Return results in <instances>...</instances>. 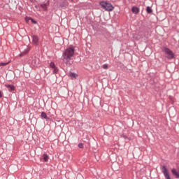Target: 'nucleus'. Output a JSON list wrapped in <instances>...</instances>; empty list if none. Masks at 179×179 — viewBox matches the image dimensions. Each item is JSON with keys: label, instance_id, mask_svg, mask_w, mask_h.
Instances as JSON below:
<instances>
[{"label": "nucleus", "instance_id": "f257e3e1", "mask_svg": "<svg viewBox=\"0 0 179 179\" xmlns=\"http://www.w3.org/2000/svg\"><path fill=\"white\" fill-rule=\"evenodd\" d=\"M73 54H75V48L70 47L66 49L64 52H63V58L68 61L73 57Z\"/></svg>", "mask_w": 179, "mask_h": 179}, {"label": "nucleus", "instance_id": "f03ea898", "mask_svg": "<svg viewBox=\"0 0 179 179\" xmlns=\"http://www.w3.org/2000/svg\"><path fill=\"white\" fill-rule=\"evenodd\" d=\"M99 5L104 9L105 10H107V12H111L112 10H114V7L111 3L109 1H102L99 2Z\"/></svg>", "mask_w": 179, "mask_h": 179}, {"label": "nucleus", "instance_id": "7ed1b4c3", "mask_svg": "<svg viewBox=\"0 0 179 179\" xmlns=\"http://www.w3.org/2000/svg\"><path fill=\"white\" fill-rule=\"evenodd\" d=\"M164 51L165 54L167 55L168 59H173V58H174V53H173V51L169 49V48H164Z\"/></svg>", "mask_w": 179, "mask_h": 179}, {"label": "nucleus", "instance_id": "20e7f679", "mask_svg": "<svg viewBox=\"0 0 179 179\" xmlns=\"http://www.w3.org/2000/svg\"><path fill=\"white\" fill-rule=\"evenodd\" d=\"M162 170L166 179H171V178H170V175L169 174V171L167 170V167L166 166L164 165L162 166Z\"/></svg>", "mask_w": 179, "mask_h": 179}, {"label": "nucleus", "instance_id": "39448f33", "mask_svg": "<svg viewBox=\"0 0 179 179\" xmlns=\"http://www.w3.org/2000/svg\"><path fill=\"white\" fill-rule=\"evenodd\" d=\"M68 5H69L68 0H64L60 3L59 8H61V9H66V8H68Z\"/></svg>", "mask_w": 179, "mask_h": 179}, {"label": "nucleus", "instance_id": "423d86ee", "mask_svg": "<svg viewBox=\"0 0 179 179\" xmlns=\"http://www.w3.org/2000/svg\"><path fill=\"white\" fill-rule=\"evenodd\" d=\"M33 43L35 44V45H38V36L36 35L31 36Z\"/></svg>", "mask_w": 179, "mask_h": 179}, {"label": "nucleus", "instance_id": "0eeeda50", "mask_svg": "<svg viewBox=\"0 0 179 179\" xmlns=\"http://www.w3.org/2000/svg\"><path fill=\"white\" fill-rule=\"evenodd\" d=\"M171 171L173 176H174L175 178H179V171H177V169L173 168Z\"/></svg>", "mask_w": 179, "mask_h": 179}, {"label": "nucleus", "instance_id": "6e6552de", "mask_svg": "<svg viewBox=\"0 0 179 179\" xmlns=\"http://www.w3.org/2000/svg\"><path fill=\"white\" fill-rule=\"evenodd\" d=\"M25 20L27 22V23H29V20H31V22L34 24H37V21L34 20L32 17H25Z\"/></svg>", "mask_w": 179, "mask_h": 179}, {"label": "nucleus", "instance_id": "1a4fd4ad", "mask_svg": "<svg viewBox=\"0 0 179 179\" xmlns=\"http://www.w3.org/2000/svg\"><path fill=\"white\" fill-rule=\"evenodd\" d=\"M6 87L8 89L9 92H13L15 90V85H6Z\"/></svg>", "mask_w": 179, "mask_h": 179}, {"label": "nucleus", "instance_id": "9d476101", "mask_svg": "<svg viewBox=\"0 0 179 179\" xmlns=\"http://www.w3.org/2000/svg\"><path fill=\"white\" fill-rule=\"evenodd\" d=\"M131 12L135 15L139 13V8L138 7L134 6L131 8Z\"/></svg>", "mask_w": 179, "mask_h": 179}, {"label": "nucleus", "instance_id": "9b49d317", "mask_svg": "<svg viewBox=\"0 0 179 179\" xmlns=\"http://www.w3.org/2000/svg\"><path fill=\"white\" fill-rule=\"evenodd\" d=\"M31 64L34 65V66H36V65H38V59L34 57L32 59Z\"/></svg>", "mask_w": 179, "mask_h": 179}, {"label": "nucleus", "instance_id": "f8f14e48", "mask_svg": "<svg viewBox=\"0 0 179 179\" xmlns=\"http://www.w3.org/2000/svg\"><path fill=\"white\" fill-rule=\"evenodd\" d=\"M47 6H48V3H44L41 4V7L42 8V9H43V10H48V9L47 8Z\"/></svg>", "mask_w": 179, "mask_h": 179}, {"label": "nucleus", "instance_id": "ddd939ff", "mask_svg": "<svg viewBox=\"0 0 179 179\" xmlns=\"http://www.w3.org/2000/svg\"><path fill=\"white\" fill-rule=\"evenodd\" d=\"M29 53V48H26L20 54V57H23V55H26L27 54Z\"/></svg>", "mask_w": 179, "mask_h": 179}, {"label": "nucleus", "instance_id": "4468645a", "mask_svg": "<svg viewBox=\"0 0 179 179\" xmlns=\"http://www.w3.org/2000/svg\"><path fill=\"white\" fill-rule=\"evenodd\" d=\"M69 76L70 78H72V79H76V78H78V74H76V73L71 72Z\"/></svg>", "mask_w": 179, "mask_h": 179}, {"label": "nucleus", "instance_id": "2eb2a0df", "mask_svg": "<svg viewBox=\"0 0 179 179\" xmlns=\"http://www.w3.org/2000/svg\"><path fill=\"white\" fill-rule=\"evenodd\" d=\"M41 117L44 120H50V118L47 117V113H45V112H42L41 113Z\"/></svg>", "mask_w": 179, "mask_h": 179}, {"label": "nucleus", "instance_id": "dca6fc26", "mask_svg": "<svg viewBox=\"0 0 179 179\" xmlns=\"http://www.w3.org/2000/svg\"><path fill=\"white\" fill-rule=\"evenodd\" d=\"M43 160H44V162H48V155L47 154H43V157H42Z\"/></svg>", "mask_w": 179, "mask_h": 179}, {"label": "nucleus", "instance_id": "f3484780", "mask_svg": "<svg viewBox=\"0 0 179 179\" xmlns=\"http://www.w3.org/2000/svg\"><path fill=\"white\" fill-rule=\"evenodd\" d=\"M146 12L147 13H152V12H153V10H152V8H150V6H148L146 8Z\"/></svg>", "mask_w": 179, "mask_h": 179}, {"label": "nucleus", "instance_id": "a211bd4d", "mask_svg": "<svg viewBox=\"0 0 179 179\" xmlns=\"http://www.w3.org/2000/svg\"><path fill=\"white\" fill-rule=\"evenodd\" d=\"M50 68H52V69H53L55 68V66H55V63H54L53 62H51L50 63Z\"/></svg>", "mask_w": 179, "mask_h": 179}, {"label": "nucleus", "instance_id": "6ab92c4d", "mask_svg": "<svg viewBox=\"0 0 179 179\" xmlns=\"http://www.w3.org/2000/svg\"><path fill=\"white\" fill-rule=\"evenodd\" d=\"M53 73H58V67L55 66L53 68Z\"/></svg>", "mask_w": 179, "mask_h": 179}, {"label": "nucleus", "instance_id": "aec40b11", "mask_svg": "<svg viewBox=\"0 0 179 179\" xmlns=\"http://www.w3.org/2000/svg\"><path fill=\"white\" fill-rule=\"evenodd\" d=\"M9 64L8 62H1L0 63V66H6Z\"/></svg>", "mask_w": 179, "mask_h": 179}, {"label": "nucleus", "instance_id": "412c9836", "mask_svg": "<svg viewBox=\"0 0 179 179\" xmlns=\"http://www.w3.org/2000/svg\"><path fill=\"white\" fill-rule=\"evenodd\" d=\"M78 148H80V149H83V143H80L78 144Z\"/></svg>", "mask_w": 179, "mask_h": 179}, {"label": "nucleus", "instance_id": "4be33fe9", "mask_svg": "<svg viewBox=\"0 0 179 179\" xmlns=\"http://www.w3.org/2000/svg\"><path fill=\"white\" fill-rule=\"evenodd\" d=\"M103 69H108V65H107V64H103Z\"/></svg>", "mask_w": 179, "mask_h": 179}, {"label": "nucleus", "instance_id": "5701e85b", "mask_svg": "<svg viewBox=\"0 0 179 179\" xmlns=\"http://www.w3.org/2000/svg\"><path fill=\"white\" fill-rule=\"evenodd\" d=\"M2 98V92L0 91V99Z\"/></svg>", "mask_w": 179, "mask_h": 179}, {"label": "nucleus", "instance_id": "b1692460", "mask_svg": "<svg viewBox=\"0 0 179 179\" xmlns=\"http://www.w3.org/2000/svg\"><path fill=\"white\" fill-rule=\"evenodd\" d=\"M30 1H33V0H30Z\"/></svg>", "mask_w": 179, "mask_h": 179}]
</instances>
